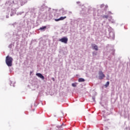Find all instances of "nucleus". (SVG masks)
Wrapping results in <instances>:
<instances>
[{
    "label": "nucleus",
    "mask_w": 130,
    "mask_h": 130,
    "mask_svg": "<svg viewBox=\"0 0 130 130\" xmlns=\"http://www.w3.org/2000/svg\"><path fill=\"white\" fill-rule=\"evenodd\" d=\"M13 62V58L12 57H10L9 56H7L6 58V63L8 67H12Z\"/></svg>",
    "instance_id": "1"
},
{
    "label": "nucleus",
    "mask_w": 130,
    "mask_h": 130,
    "mask_svg": "<svg viewBox=\"0 0 130 130\" xmlns=\"http://www.w3.org/2000/svg\"><path fill=\"white\" fill-rule=\"evenodd\" d=\"M105 77V75L102 71L99 72V79L100 80H103V78Z\"/></svg>",
    "instance_id": "2"
},
{
    "label": "nucleus",
    "mask_w": 130,
    "mask_h": 130,
    "mask_svg": "<svg viewBox=\"0 0 130 130\" xmlns=\"http://www.w3.org/2000/svg\"><path fill=\"white\" fill-rule=\"evenodd\" d=\"M59 41H60V42H62V43H64L65 44H67V43H68V38L64 37L62 38L59 39Z\"/></svg>",
    "instance_id": "3"
},
{
    "label": "nucleus",
    "mask_w": 130,
    "mask_h": 130,
    "mask_svg": "<svg viewBox=\"0 0 130 130\" xmlns=\"http://www.w3.org/2000/svg\"><path fill=\"white\" fill-rule=\"evenodd\" d=\"M91 46L92 49H94V50H96V51H98V46L95 44H92Z\"/></svg>",
    "instance_id": "4"
},
{
    "label": "nucleus",
    "mask_w": 130,
    "mask_h": 130,
    "mask_svg": "<svg viewBox=\"0 0 130 130\" xmlns=\"http://www.w3.org/2000/svg\"><path fill=\"white\" fill-rule=\"evenodd\" d=\"M36 76L38 77L39 78H40V79H42V80H44V76L42 75L41 73H37Z\"/></svg>",
    "instance_id": "5"
},
{
    "label": "nucleus",
    "mask_w": 130,
    "mask_h": 130,
    "mask_svg": "<svg viewBox=\"0 0 130 130\" xmlns=\"http://www.w3.org/2000/svg\"><path fill=\"white\" fill-rule=\"evenodd\" d=\"M45 29H46V26H43L42 27H40L39 30H41V31H45Z\"/></svg>",
    "instance_id": "6"
},
{
    "label": "nucleus",
    "mask_w": 130,
    "mask_h": 130,
    "mask_svg": "<svg viewBox=\"0 0 130 130\" xmlns=\"http://www.w3.org/2000/svg\"><path fill=\"white\" fill-rule=\"evenodd\" d=\"M85 81V79L84 78H79L78 79V82H84Z\"/></svg>",
    "instance_id": "7"
},
{
    "label": "nucleus",
    "mask_w": 130,
    "mask_h": 130,
    "mask_svg": "<svg viewBox=\"0 0 130 130\" xmlns=\"http://www.w3.org/2000/svg\"><path fill=\"white\" fill-rule=\"evenodd\" d=\"M60 21H62V20H64V19H67V16L61 17L59 18Z\"/></svg>",
    "instance_id": "8"
},
{
    "label": "nucleus",
    "mask_w": 130,
    "mask_h": 130,
    "mask_svg": "<svg viewBox=\"0 0 130 130\" xmlns=\"http://www.w3.org/2000/svg\"><path fill=\"white\" fill-rule=\"evenodd\" d=\"M109 86V81H108V82H107V83L105 85V87L106 88H107V87H108Z\"/></svg>",
    "instance_id": "9"
},
{
    "label": "nucleus",
    "mask_w": 130,
    "mask_h": 130,
    "mask_svg": "<svg viewBox=\"0 0 130 130\" xmlns=\"http://www.w3.org/2000/svg\"><path fill=\"white\" fill-rule=\"evenodd\" d=\"M103 18L104 19H108V15H104V16H103Z\"/></svg>",
    "instance_id": "10"
},
{
    "label": "nucleus",
    "mask_w": 130,
    "mask_h": 130,
    "mask_svg": "<svg viewBox=\"0 0 130 130\" xmlns=\"http://www.w3.org/2000/svg\"><path fill=\"white\" fill-rule=\"evenodd\" d=\"M72 85L73 87H77V83H72Z\"/></svg>",
    "instance_id": "11"
},
{
    "label": "nucleus",
    "mask_w": 130,
    "mask_h": 130,
    "mask_svg": "<svg viewBox=\"0 0 130 130\" xmlns=\"http://www.w3.org/2000/svg\"><path fill=\"white\" fill-rule=\"evenodd\" d=\"M55 21L56 22H58V21H60V18H58V19H55Z\"/></svg>",
    "instance_id": "12"
},
{
    "label": "nucleus",
    "mask_w": 130,
    "mask_h": 130,
    "mask_svg": "<svg viewBox=\"0 0 130 130\" xmlns=\"http://www.w3.org/2000/svg\"><path fill=\"white\" fill-rule=\"evenodd\" d=\"M97 55V52H93V55Z\"/></svg>",
    "instance_id": "13"
},
{
    "label": "nucleus",
    "mask_w": 130,
    "mask_h": 130,
    "mask_svg": "<svg viewBox=\"0 0 130 130\" xmlns=\"http://www.w3.org/2000/svg\"><path fill=\"white\" fill-rule=\"evenodd\" d=\"M104 6H105V5H104V4L101 5V8H103V7H104Z\"/></svg>",
    "instance_id": "14"
},
{
    "label": "nucleus",
    "mask_w": 130,
    "mask_h": 130,
    "mask_svg": "<svg viewBox=\"0 0 130 130\" xmlns=\"http://www.w3.org/2000/svg\"><path fill=\"white\" fill-rule=\"evenodd\" d=\"M52 79L53 80V81H54V78H52Z\"/></svg>",
    "instance_id": "15"
},
{
    "label": "nucleus",
    "mask_w": 130,
    "mask_h": 130,
    "mask_svg": "<svg viewBox=\"0 0 130 130\" xmlns=\"http://www.w3.org/2000/svg\"><path fill=\"white\" fill-rule=\"evenodd\" d=\"M30 74H32V72H30Z\"/></svg>",
    "instance_id": "16"
}]
</instances>
